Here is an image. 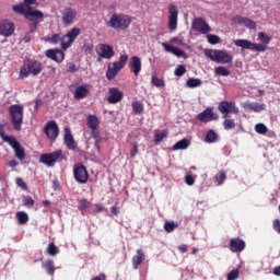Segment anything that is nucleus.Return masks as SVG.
<instances>
[{"label":"nucleus","mask_w":280,"mask_h":280,"mask_svg":"<svg viewBox=\"0 0 280 280\" xmlns=\"http://www.w3.org/2000/svg\"><path fill=\"white\" fill-rule=\"evenodd\" d=\"M272 275H275L276 277H280V266L273 268Z\"/></svg>","instance_id":"nucleus-64"},{"label":"nucleus","mask_w":280,"mask_h":280,"mask_svg":"<svg viewBox=\"0 0 280 280\" xmlns=\"http://www.w3.org/2000/svg\"><path fill=\"white\" fill-rule=\"evenodd\" d=\"M126 62H128V55H121L119 57V61H115L107 66L106 78L107 80H115L117 73L121 71L126 67Z\"/></svg>","instance_id":"nucleus-7"},{"label":"nucleus","mask_w":280,"mask_h":280,"mask_svg":"<svg viewBox=\"0 0 280 280\" xmlns=\"http://www.w3.org/2000/svg\"><path fill=\"white\" fill-rule=\"evenodd\" d=\"M33 5H36V0H23L20 4L13 5L12 10L15 14L24 16L26 21H34V19L43 20V11L34 9Z\"/></svg>","instance_id":"nucleus-1"},{"label":"nucleus","mask_w":280,"mask_h":280,"mask_svg":"<svg viewBox=\"0 0 280 280\" xmlns=\"http://www.w3.org/2000/svg\"><path fill=\"white\" fill-rule=\"evenodd\" d=\"M218 139H219L218 133L212 129H210L205 137L206 143H218Z\"/></svg>","instance_id":"nucleus-33"},{"label":"nucleus","mask_w":280,"mask_h":280,"mask_svg":"<svg viewBox=\"0 0 280 280\" xmlns=\"http://www.w3.org/2000/svg\"><path fill=\"white\" fill-rule=\"evenodd\" d=\"M143 261H145V252H143V249H137L136 255L132 257L133 270H139Z\"/></svg>","instance_id":"nucleus-26"},{"label":"nucleus","mask_w":280,"mask_h":280,"mask_svg":"<svg viewBox=\"0 0 280 280\" xmlns=\"http://www.w3.org/2000/svg\"><path fill=\"white\" fill-rule=\"evenodd\" d=\"M186 86H188V89H196L198 86H202V80L196 79V78H189L186 81Z\"/></svg>","instance_id":"nucleus-36"},{"label":"nucleus","mask_w":280,"mask_h":280,"mask_svg":"<svg viewBox=\"0 0 280 280\" xmlns=\"http://www.w3.org/2000/svg\"><path fill=\"white\" fill-rule=\"evenodd\" d=\"M91 137H93V139H100V131L97 129H91Z\"/></svg>","instance_id":"nucleus-59"},{"label":"nucleus","mask_w":280,"mask_h":280,"mask_svg":"<svg viewBox=\"0 0 280 280\" xmlns=\"http://www.w3.org/2000/svg\"><path fill=\"white\" fill-rule=\"evenodd\" d=\"M207 40L210 45H218L221 42L220 36L213 34H208Z\"/></svg>","instance_id":"nucleus-49"},{"label":"nucleus","mask_w":280,"mask_h":280,"mask_svg":"<svg viewBox=\"0 0 280 280\" xmlns=\"http://www.w3.org/2000/svg\"><path fill=\"white\" fill-rule=\"evenodd\" d=\"M63 132V141L68 150H77L78 145L75 144V139H73V135H71V129L69 127H66Z\"/></svg>","instance_id":"nucleus-23"},{"label":"nucleus","mask_w":280,"mask_h":280,"mask_svg":"<svg viewBox=\"0 0 280 280\" xmlns=\"http://www.w3.org/2000/svg\"><path fill=\"white\" fill-rule=\"evenodd\" d=\"M110 213H113V215H119V208H117V206H113L110 208Z\"/></svg>","instance_id":"nucleus-60"},{"label":"nucleus","mask_w":280,"mask_h":280,"mask_svg":"<svg viewBox=\"0 0 280 280\" xmlns=\"http://www.w3.org/2000/svg\"><path fill=\"white\" fill-rule=\"evenodd\" d=\"M68 73H75L79 71L78 66L75 63H70L67 69Z\"/></svg>","instance_id":"nucleus-54"},{"label":"nucleus","mask_w":280,"mask_h":280,"mask_svg":"<svg viewBox=\"0 0 280 280\" xmlns=\"http://www.w3.org/2000/svg\"><path fill=\"white\" fill-rule=\"evenodd\" d=\"M203 54L210 60L218 62L219 65H229L230 62H233V56L224 50L205 49Z\"/></svg>","instance_id":"nucleus-5"},{"label":"nucleus","mask_w":280,"mask_h":280,"mask_svg":"<svg viewBox=\"0 0 280 280\" xmlns=\"http://www.w3.org/2000/svg\"><path fill=\"white\" fill-rule=\"evenodd\" d=\"M19 165V162L16 160H10L8 162L9 167H16Z\"/></svg>","instance_id":"nucleus-61"},{"label":"nucleus","mask_w":280,"mask_h":280,"mask_svg":"<svg viewBox=\"0 0 280 280\" xmlns=\"http://www.w3.org/2000/svg\"><path fill=\"white\" fill-rule=\"evenodd\" d=\"M185 73H187V68H185V66L179 65L176 67L175 75H177V78H182V75H185Z\"/></svg>","instance_id":"nucleus-52"},{"label":"nucleus","mask_w":280,"mask_h":280,"mask_svg":"<svg viewBox=\"0 0 280 280\" xmlns=\"http://www.w3.org/2000/svg\"><path fill=\"white\" fill-rule=\"evenodd\" d=\"M232 22L234 25H244L248 30H257V23L248 18L236 15L232 19Z\"/></svg>","instance_id":"nucleus-20"},{"label":"nucleus","mask_w":280,"mask_h":280,"mask_svg":"<svg viewBox=\"0 0 280 280\" xmlns=\"http://www.w3.org/2000/svg\"><path fill=\"white\" fill-rule=\"evenodd\" d=\"M45 43H50L51 45H58V43L62 44V37L60 34H48L47 36L43 37Z\"/></svg>","instance_id":"nucleus-30"},{"label":"nucleus","mask_w":280,"mask_h":280,"mask_svg":"<svg viewBox=\"0 0 280 280\" xmlns=\"http://www.w3.org/2000/svg\"><path fill=\"white\" fill-rule=\"evenodd\" d=\"M80 34H82V31L80 28H71L66 35L62 36L61 49H63V51H67V49H69V47H71L73 43H75V38H78Z\"/></svg>","instance_id":"nucleus-11"},{"label":"nucleus","mask_w":280,"mask_h":280,"mask_svg":"<svg viewBox=\"0 0 280 280\" xmlns=\"http://www.w3.org/2000/svg\"><path fill=\"white\" fill-rule=\"evenodd\" d=\"M223 128L224 130H233L235 128V120L229 117H223Z\"/></svg>","instance_id":"nucleus-37"},{"label":"nucleus","mask_w":280,"mask_h":280,"mask_svg":"<svg viewBox=\"0 0 280 280\" xmlns=\"http://www.w3.org/2000/svg\"><path fill=\"white\" fill-rule=\"evenodd\" d=\"M129 69L136 77L139 75L142 69L141 58L137 56L131 57L129 59Z\"/></svg>","instance_id":"nucleus-24"},{"label":"nucleus","mask_w":280,"mask_h":280,"mask_svg":"<svg viewBox=\"0 0 280 280\" xmlns=\"http://www.w3.org/2000/svg\"><path fill=\"white\" fill-rule=\"evenodd\" d=\"M192 30L199 32V34H209V32H211V26H209V23H207L205 19L196 18L192 21Z\"/></svg>","instance_id":"nucleus-17"},{"label":"nucleus","mask_w":280,"mask_h":280,"mask_svg":"<svg viewBox=\"0 0 280 280\" xmlns=\"http://www.w3.org/2000/svg\"><path fill=\"white\" fill-rule=\"evenodd\" d=\"M224 180H226V171H220L217 175H215V183L217 185H224Z\"/></svg>","instance_id":"nucleus-42"},{"label":"nucleus","mask_w":280,"mask_h":280,"mask_svg":"<svg viewBox=\"0 0 280 280\" xmlns=\"http://www.w3.org/2000/svg\"><path fill=\"white\" fill-rule=\"evenodd\" d=\"M185 183H186V185L191 186V185H194V183H196V179H194V176H191V175H186Z\"/></svg>","instance_id":"nucleus-56"},{"label":"nucleus","mask_w":280,"mask_h":280,"mask_svg":"<svg viewBox=\"0 0 280 280\" xmlns=\"http://www.w3.org/2000/svg\"><path fill=\"white\" fill-rule=\"evenodd\" d=\"M219 118L220 116L218 113L213 112V107H208L197 115L198 121H201L202 124H209V121H218Z\"/></svg>","instance_id":"nucleus-15"},{"label":"nucleus","mask_w":280,"mask_h":280,"mask_svg":"<svg viewBox=\"0 0 280 280\" xmlns=\"http://www.w3.org/2000/svg\"><path fill=\"white\" fill-rule=\"evenodd\" d=\"M245 108L247 110H254V113H261V110H266V105L259 103H247L245 104Z\"/></svg>","instance_id":"nucleus-32"},{"label":"nucleus","mask_w":280,"mask_h":280,"mask_svg":"<svg viewBox=\"0 0 280 280\" xmlns=\"http://www.w3.org/2000/svg\"><path fill=\"white\" fill-rule=\"evenodd\" d=\"M15 218L18 219V224H27L30 222V215H27V212L19 211L15 214Z\"/></svg>","instance_id":"nucleus-35"},{"label":"nucleus","mask_w":280,"mask_h":280,"mask_svg":"<svg viewBox=\"0 0 280 280\" xmlns=\"http://www.w3.org/2000/svg\"><path fill=\"white\" fill-rule=\"evenodd\" d=\"M108 104H119L121 100H124V92L119 91L118 88H109L108 89Z\"/></svg>","instance_id":"nucleus-22"},{"label":"nucleus","mask_w":280,"mask_h":280,"mask_svg":"<svg viewBox=\"0 0 280 280\" xmlns=\"http://www.w3.org/2000/svg\"><path fill=\"white\" fill-rule=\"evenodd\" d=\"M255 131L258 135H266V132H268V127H266L264 124H256Z\"/></svg>","instance_id":"nucleus-50"},{"label":"nucleus","mask_w":280,"mask_h":280,"mask_svg":"<svg viewBox=\"0 0 280 280\" xmlns=\"http://www.w3.org/2000/svg\"><path fill=\"white\" fill-rule=\"evenodd\" d=\"M45 16L40 19L33 18L32 23L30 24V34H34L38 30V23H43Z\"/></svg>","instance_id":"nucleus-40"},{"label":"nucleus","mask_w":280,"mask_h":280,"mask_svg":"<svg viewBox=\"0 0 280 280\" xmlns=\"http://www.w3.org/2000/svg\"><path fill=\"white\" fill-rule=\"evenodd\" d=\"M190 142L187 140V138H184L179 141H177L174 145H173V150H187V148H189Z\"/></svg>","instance_id":"nucleus-34"},{"label":"nucleus","mask_w":280,"mask_h":280,"mask_svg":"<svg viewBox=\"0 0 280 280\" xmlns=\"http://www.w3.org/2000/svg\"><path fill=\"white\" fill-rule=\"evenodd\" d=\"M44 132L48 139H51L55 141V139H58V135H60V129L58 128V124L56 120L48 121L44 127Z\"/></svg>","instance_id":"nucleus-16"},{"label":"nucleus","mask_w":280,"mask_h":280,"mask_svg":"<svg viewBox=\"0 0 280 280\" xmlns=\"http://www.w3.org/2000/svg\"><path fill=\"white\" fill-rule=\"evenodd\" d=\"M93 49H95V47L93 46V44H88L84 46V52L85 54H93Z\"/></svg>","instance_id":"nucleus-57"},{"label":"nucleus","mask_w":280,"mask_h":280,"mask_svg":"<svg viewBox=\"0 0 280 280\" xmlns=\"http://www.w3.org/2000/svg\"><path fill=\"white\" fill-rule=\"evenodd\" d=\"M162 47H164L165 51H167L168 54H173L177 58H185V52L183 51V49L176 46L170 45L167 43H162Z\"/></svg>","instance_id":"nucleus-27"},{"label":"nucleus","mask_w":280,"mask_h":280,"mask_svg":"<svg viewBox=\"0 0 280 280\" xmlns=\"http://www.w3.org/2000/svg\"><path fill=\"white\" fill-rule=\"evenodd\" d=\"M167 135H170V131L163 129L161 131L156 130L154 133V139L156 143H161V141H163V139H165L167 137Z\"/></svg>","instance_id":"nucleus-38"},{"label":"nucleus","mask_w":280,"mask_h":280,"mask_svg":"<svg viewBox=\"0 0 280 280\" xmlns=\"http://www.w3.org/2000/svg\"><path fill=\"white\" fill-rule=\"evenodd\" d=\"M151 84H153V86L163 88L165 86V81L163 79H159L155 74H152Z\"/></svg>","instance_id":"nucleus-45"},{"label":"nucleus","mask_w":280,"mask_h":280,"mask_svg":"<svg viewBox=\"0 0 280 280\" xmlns=\"http://www.w3.org/2000/svg\"><path fill=\"white\" fill-rule=\"evenodd\" d=\"M240 279V269H234L226 275V280Z\"/></svg>","instance_id":"nucleus-51"},{"label":"nucleus","mask_w":280,"mask_h":280,"mask_svg":"<svg viewBox=\"0 0 280 280\" xmlns=\"http://www.w3.org/2000/svg\"><path fill=\"white\" fill-rule=\"evenodd\" d=\"M46 253L48 255H51L52 257H56V255H58V253H60V250L58 249V246H56V244L50 243V244H48Z\"/></svg>","instance_id":"nucleus-44"},{"label":"nucleus","mask_w":280,"mask_h":280,"mask_svg":"<svg viewBox=\"0 0 280 280\" xmlns=\"http://www.w3.org/2000/svg\"><path fill=\"white\" fill-rule=\"evenodd\" d=\"M86 121L90 130H96L97 128H100V119L97 118V116L89 115L86 117Z\"/></svg>","instance_id":"nucleus-31"},{"label":"nucleus","mask_w":280,"mask_h":280,"mask_svg":"<svg viewBox=\"0 0 280 280\" xmlns=\"http://www.w3.org/2000/svg\"><path fill=\"white\" fill-rule=\"evenodd\" d=\"M97 54V62H102V60H110V58L115 57V48L108 44H98L95 48Z\"/></svg>","instance_id":"nucleus-8"},{"label":"nucleus","mask_w":280,"mask_h":280,"mask_svg":"<svg viewBox=\"0 0 280 280\" xmlns=\"http://www.w3.org/2000/svg\"><path fill=\"white\" fill-rule=\"evenodd\" d=\"M9 115L13 128L19 132L23 126V105L14 104L9 107Z\"/></svg>","instance_id":"nucleus-6"},{"label":"nucleus","mask_w":280,"mask_h":280,"mask_svg":"<svg viewBox=\"0 0 280 280\" xmlns=\"http://www.w3.org/2000/svg\"><path fill=\"white\" fill-rule=\"evenodd\" d=\"M218 110L222 114V117H230V115L240 114V107L235 104V102L222 101L219 103Z\"/></svg>","instance_id":"nucleus-10"},{"label":"nucleus","mask_w":280,"mask_h":280,"mask_svg":"<svg viewBox=\"0 0 280 280\" xmlns=\"http://www.w3.org/2000/svg\"><path fill=\"white\" fill-rule=\"evenodd\" d=\"M234 45L243 49H249V51H266V45L255 44L248 39H235Z\"/></svg>","instance_id":"nucleus-12"},{"label":"nucleus","mask_w":280,"mask_h":280,"mask_svg":"<svg viewBox=\"0 0 280 280\" xmlns=\"http://www.w3.org/2000/svg\"><path fill=\"white\" fill-rule=\"evenodd\" d=\"M175 229H178V224L174 221H166L164 223V231H166V233H173Z\"/></svg>","instance_id":"nucleus-43"},{"label":"nucleus","mask_w":280,"mask_h":280,"mask_svg":"<svg viewBox=\"0 0 280 280\" xmlns=\"http://www.w3.org/2000/svg\"><path fill=\"white\" fill-rule=\"evenodd\" d=\"M0 138L2 139V141H4V143H9V145H11L19 161H25V149L21 148V143L19 142V140H16V138L5 135V131L3 130V125H0Z\"/></svg>","instance_id":"nucleus-4"},{"label":"nucleus","mask_w":280,"mask_h":280,"mask_svg":"<svg viewBox=\"0 0 280 280\" xmlns=\"http://www.w3.org/2000/svg\"><path fill=\"white\" fill-rule=\"evenodd\" d=\"M78 16V11L73 8H66L61 12V21L63 25H71L73 21H75V18Z\"/></svg>","instance_id":"nucleus-18"},{"label":"nucleus","mask_w":280,"mask_h":280,"mask_svg":"<svg viewBox=\"0 0 280 280\" xmlns=\"http://www.w3.org/2000/svg\"><path fill=\"white\" fill-rule=\"evenodd\" d=\"M73 176L77 183L81 185H86L89 182V171H86V166L84 165H74L73 167Z\"/></svg>","instance_id":"nucleus-13"},{"label":"nucleus","mask_w":280,"mask_h":280,"mask_svg":"<svg viewBox=\"0 0 280 280\" xmlns=\"http://www.w3.org/2000/svg\"><path fill=\"white\" fill-rule=\"evenodd\" d=\"M132 23V18L128 14L124 13H114L109 21L107 22L108 27L113 30H121V32H126L130 24Z\"/></svg>","instance_id":"nucleus-2"},{"label":"nucleus","mask_w":280,"mask_h":280,"mask_svg":"<svg viewBox=\"0 0 280 280\" xmlns=\"http://www.w3.org/2000/svg\"><path fill=\"white\" fill-rule=\"evenodd\" d=\"M258 40L262 43L264 45H269L270 40H272V37L266 35L264 32L258 33Z\"/></svg>","instance_id":"nucleus-47"},{"label":"nucleus","mask_w":280,"mask_h":280,"mask_svg":"<svg viewBox=\"0 0 280 280\" xmlns=\"http://www.w3.org/2000/svg\"><path fill=\"white\" fill-rule=\"evenodd\" d=\"M62 161V150H57L51 153H44L39 158V162L44 165H47L48 167H54L56 163Z\"/></svg>","instance_id":"nucleus-9"},{"label":"nucleus","mask_w":280,"mask_h":280,"mask_svg":"<svg viewBox=\"0 0 280 280\" xmlns=\"http://www.w3.org/2000/svg\"><path fill=\"white\" fill-rule=\"evenodd\" d=\"M15 183H16L18 187H21V189H24V191H26L27 184L25 183V180H23V178L18 177Z\"/></svg>","instance_id":"nucleus-53"},{"label":"nucleus","mask_w":280,"mask_h":280,"mask_svg":"<svg viewBox=\"0 0 280 280\" xmlns=\"http://www.w3.org/2000/svg\"><path fill=\"white\" fill-rule=\"evenodd\" d=\"M177 248H178L179 253H187V250H189L187 245H179Z\"/></svg>","instance_id":"nucleus-62"},{"label":"nucleus","mask_w":280,"mask_h":280,"mask_svg":"<svg viewBox=\"0 0 280 280\" xmlns=\"http://www.w3.org/2000/svg\"><path fill=\"white\" fill-rule=\"evenodd\" d=\"M215 75H222L223 78H229L231 75V71L224 68V66H219L214 69Z\"/></svg>","instance_id":"nucleus-39"},{"label":"nucleus","mask_w":280,"mask_h":280,"mask_svg":"<svg viewBox=\"0 0 280 280\" xmlns=\"http://www.w3.org/2000/svg\"><path fill=\"white\" fill-rule=\"evenodd\" d=\"M131 106L135 115H141V113H143V104L141 102H132Z\"/></svg>","instance_id":"nucleus-41"},{"label":"nucleus","mask_w":280,"mask_h":280,"mask_svg":"<svg viewBox=\"0 0 280 280\" xmlns=\"http://www.w3.org/2000/svg\"><path fill=\"white\" fill-rule=\"evenodd\" d=\"M42 268L46 270L47 275L54 277L56 275V265L54 260L47 259L46 261L42 262Z\"/></svg>","instance_id":"nucleus-29"},{"label":"nucleus","mask_w":280,"mask_h":280,"mask_svg":"<svg viewBox=\"0 0 280 280\" xmlns=\"http://www.w3.org/2000/svg\"><path fill=\"white\" fill-rule=\"evenodd\" d=\"M272 226L277 233H280V220L279 219L273 220Z\"/></svg>","instance_id":"nucleus-58"},{"label":"nucleus","mask_w":280,"mask_h":280,"mask_svg":"<svg viewBox=\"0 0 280 280\" xmlns=\"http://www.w3.org/2000/svg\"><path fill=\"white\" fill-rule=\"evenodd\" d=\"M42 71L43 63L38 60L31 59L20 69L19 78L25 80V78H30V75H40Z\"/></svg>","instance_id":"nucleus-3"},{"label":"nucleus","mask_w":280,"mask_h":280,"mask_svg":"<svg viewBox=\"0 0 280 280\" xmlns=\"http://www.w3.org/2000/svg\"><path fill=\"white\" fill-rule=\"evenodd\" d=\"M16 26L14 25V23L9 22L8 20H2L0 22V36L9 38V36H12V34H14Z\"/></svg>","instance_id":"nucleus-19"},{"label":"nucleus","mask_w":280,"mask_h":280,"mask_svg":"<svg viewBox=\"0 0 280 280\" xmlns=\"http://www.w3.org/2000/svg\"><path fill=\"white\" fill-rule=\"evenodd\" d=\"M45 55L46 58H50L55 62H62L65 60V51L60 49H48Z\"/></svg>","instance_id":"nucleus-25"},{"label":"nucleus","mask_w":280,"mask_h":280,"mask_svg":"<svg viewBox=\"0 0 280 280\" xmlns=\"http://www.w3.org/2000/svg\"><path fill=\"white\" fill-rule=\"evenodd\" d=\"M178 28V7L176 4L168 5V30L174 32Z\"/></svg>","instance_id":"nucleus-14"},{"label":"nucleus","mask_w":280,"mask_h":280,"mask_svg":"<svg viewBox=\"0 0 280 280\" xmlns=\"http://www.w3.org/2000/svg\"><path fill=\"white\" fill-rule=\"evenodd\" d=\"M89 85H79L74 91V100H84V97H89Z\"/></svg>","instance_id":"nucleus-28"},{"label":"nucleus","mask_w":280,"mask_h":280,"mask_svg":"<svg viewBox=\"0 0 280 280\" xmlns=\"http://www.w3.org/2000/svg\"><path fill=\"white\" fill-rule=\"evenodd\" d=\"M229 246L232 253H242L246 249V242L240 237H232Z\"/></svg>","instance_id":"nucleus-21"},{"label":"nucleus","mask_w":280,"mask_h":280,"mask_svg":"<svg viewBox=\"0 0 280 280\" xmlns=\"http://www.w3.org/2000/svg\"><path fill=\"white\" fill-rule=\"evenodd\" d=\"M92 280H106V273H101V275L92 278Z\"/></svg>","instance_id":"nucleus-63"},{"label":"nucleus","mask_w":280,"mask_h":280,"mask_svg":"<svg viewBox=\"0 0 280 280\" xmlns=\"http://www.w3.org/2000/svg\"><path fill=\"white\" fill-rule=\"evenodd\" d=\"M137 154H139V144L135 143L133 149L130 152L131 159H135L137 156Z\"/></svg>","instance_id":"nucleus-55"},{"label":"nucleus","mask_w":280,"mask_h":280,"mask_svg":"<svg viewBox=\"0 0 280 280\" xmlns=\"http://www.w3.org/2000/svg\"><path fill=\"white\" fill-rule=\"evenodd\" d=\"M22 202H23V207H26V209L34 208V200L32 199L31 196H24Z\"/></svg>","instance_id":"nucleus-48"},{"label":"nucleus","mask_w":280,"mask_h":280,"mask_svg":"<svg viewBox=\"0 0 280 280\" xmlns=\"http://www.w3.org/2000/svg\"><path fill=\"white\" fill-rule=\"evenodd\" d=\"M89 207H91V202L89 200L86 199L79 200V206H78L79 211L84 213V211L89 209Z\"/></svg>","instance_id":"nucleus-46"}]
</instances>
